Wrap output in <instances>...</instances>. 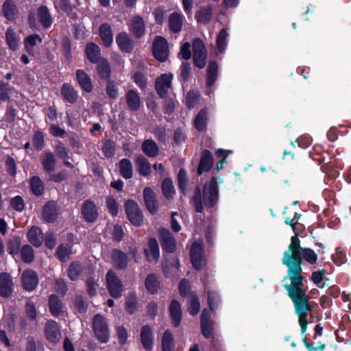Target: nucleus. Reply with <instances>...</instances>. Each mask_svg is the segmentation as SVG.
<instances>
[{"instance_id": "79ce46f5", "label": "nucleus", "mask_w": 351, "mask_h": 351, "mask_svg": "<svg viewBox=\"0 0 351 351\" xmlns=\"http://www.w3.org/2000/svg\"><path fill=\"white\" fill-rule=\"evenodd\" d=\"M142 150L146 156L151 158L156 157L159 152L157 144L152 139H147L143 141Z\"/></svg>"}, {"instance_id": "bb28decb", "label": "nucleus", "mask_w": 351, "mask_h": 351, "mask_svg": "<svg viewBox=\"0 0 351 351\" xmlns=\"http://www.w3.org/2000/svg\"><path fill=\"white\" fill-rule=\"evenodd\" d=\"M143 198L148 211L152 215L156 214L158 210V204L156 200L155 193L150 187H145L144 189Z\"/></svg>"}, {"instance_id": "b1692460", "label": "nucleus", "mask_w": 351, "mask_h": 351, "mask_svg": "<svg viewBox=\"0 0 351 351\" xmlns=\"http://www.w3.org/2000/svg\"><path fill=\"white\" fill-rule=\"evenodd\" d=\"M129 30L136 38H142L145 33V25L143 19L136 15L131 20Z\"/></svg>"}, {"instance_id": "cd10ccee", "label": "nucleus", "mask_w": 351, "mask_h": 351, "mask_svg": "<svg viewBox=\"0 0 351 351\" xmlns=\"http://www.w3.org/2000/svg\"><path fill=\"white\" fill-rule=\"evenodd\" d=\"M98 34L105 47L109 48L112 46L113 34L112 27L108 23H104L100 25Z\"/></svg>"}, {"instance_id": "0e129e2a", "label": "nucleus", "mask_w": 351, "mask_h": 351, "mask_svg": "<svg viewBox=\"0 0 351 351\" xmlns=\"http://www.w3.org/2000/svg\"><path fill=\"white\" fill-rule=\"evenodd\" d=\"M106 204L108 210V213L112 217H117L119 213V206L114 197L112 196H108L106 198Z\"/></svg>"}, {"instance_id": "2f4dec72", "label": "nucleus", "mask_w": 351, "mask_h": 351, "mask_svg": "<svg viewBox=\"0 0 351 351\" xmlns=\"http://www.w3.org/2000/svg\"><path fill=\"white\" fill-rule=\"evenodd\" d=\"M218 64L215 60H210L206 69V85L211 87L217 81L218 77Z\"/></svg>"}, {"instance_id": "f03ea898", "label": "nucleus", "mask_w": 351, "mask_h": 351, "mask_svg": "<svg viewBox=\"0 0 351 351\" xmlns=\"http://www.w3.org/2000/svg\"><path fill=\"white\" fill-rule=\"evenodd\" d=\"M192 199L196 213H203L204 205L208 209L213 208L219 199L217 178L212 176L208 184L204 185L202 193L200 186H196Z\"/></svg>"}, {"instance_id": "58836bf2", "label": "nucleus", "mask_w": 351, "mask_h": 351, "mask_svg": "<svg viewBox=\"0 0 351 351\" xmlns=\"http://www.w3.org/2000/svg\"><path fill=\"white\" fill-rule=\"evenodd\" d=\"M125 310L130 314L133 315L138 310V298L135 293H129L125 302Z\"/></svg>"}, {"instance_id": "c85d7f7f", "label": "nucleus", "mask_w": 351, "mask_h": 351, "mask_svg": "<svg viewBox=\"0 0 351 351\" xmlns=\"http://www.w3.org/2000/svg\"><path fill=\"white\" fill-rule=\"evenodd\" d=\"M125 101L130 111L136 112L141 107V98L136 90L130 89L125 93Z\"/></svg>"}, {"instance_id": "c9c22d12", "label": "nucleus", "mask_w": 351, "mask_h": 351, "mask_svg": "<svg viewBox=\"0 0 351 351\" xmlns=\"http://www.w3.org/2000/svg\"><path fill=\"white\" fill-rule=\"evenodd\" d=\"M27 238L34 246H40L44 239L42 230L37 226H32L27 232Z\"/></svg>"}, {"instance_id": "de8ad7c7", "label": "nucleus", "mask_w": 351, "mask_h": 351, "mask_svg": "<svg viewBox=\"0 0 351 351\" xmlns=\"http://www.w3.org/2000/svg\"><path fill=\"white\" fill-rule=\"evenodd\" d=\"M162 351H172L174 347V340L173 335L169 330L164 332L162 337Z\"/></svg>"}, {"instance_id": "aec40b11", "label": "nucleus", "mask_w": 351, "mask_h": 351, "mask_svg": "<svg viewBox=\"0 0 351 351\" xmlns=\"http://www.w3.org/2000/svg\"><path fill=\"white\" fill-rule=\"evenodd\" d=\"M116 43L123 53H131L134 50V41L125 32H121L117 35Z\"/></svg>"}, {"instance_id": "e2e57ef3", "label": "nucleus", "mask_w": 351, "mask_h": 351, "mask_svg": "<svg viewBox=\"0 0 351 351\" xmlns=\"http://www.w3.org/2000/svg\"><path fill=\"white\" fill-rule=\"evenodd\" d=\"M147 244L152 258L154 260L158 261L160 257V250L156 239L154 237L149 238Z\"/></svg>"}, {"instance_id": "72a5a7b5", "label": "nucleus", "mask_w": 351, "mask_h": 351, "mask_svg": "<svg viewBox=\"0 0 351 351\" xmlns=\"http://www.w3.org/2000/svg\"><path fill=\"white\" fill-rule=\"evenodd\" d=\"M97 64L96 70L99 77L102 80H108L111 77V67L106 58H102Z\"/></svg>"}, {"instance_id": "f8f14e48", "label": "nucleus", "mask_w": 351, "mask_h": 351, "mask_svg": "<svg viewBox=\"0 0 351 351\" xmlns=\"http://www.w3.org/2000/svg\"><path fill=\"white\" fill-rule=\"evenodd\" d=\"M173 75L171 73H163L156 80L155 89L160 98H165L168 90L171 88Z\"/></svg>"}, {"instance_id": "ddd939ff", "label": "nucleus", "mask_w": 351, "mask_h": 351, "mask_svg": "<svg viewBox=\"0 0 351 351\" xmlns=\"http://www.w3.org/2000/svg\"><path fill=\"white\" fill-rule=\"evenodd\" d=\"M214 165V158L212 153L206 149H203L200 154L199 165L197 168V173L202 176L204 173L210 171Z\"/></svg>"}, {"instance_id": "f3484780", "label": "nucleus", "mask_w": 351, "mask_h": 351, "mask_svg": "<svg viewBox=\"0 0 351 351\" xmlns=\"http://www.w3.org/2000/svg\"><path fill=\"white\" fill-rule=\"evenodd\" d=\"M60 97L65 104H75L78 99V91L69 83H64L60 88Z\"/></svg>"}, {"instance_id": "338daca9", "label": "nucleus", "mask_w": 351, "mask_h": 351, "mask_svg": "<svg viewBox=\"0 0 351 351\" xmlns=\"http://www.w3.org/2000/svg\"><path fill=\"white\" fill-rule=\"evenodd\" d=\"M331 258L334 263L337 266L344 264L347 261L346 252L339 250L338 248L336 249L335 254H332Z\"/></svg>"}, {"instance_id": "6ab92c4d", "label": "nucleus", "mask_w": 351, "mask_h": 351, "mask_svg": "<svg viewBox=\"0 0 351 351\" xmlns=\"http://www.w3.org/2000/svg\"><path fill=\"white\" fill-rule=\"evenodd\" d=\"M76 80L83 92L90 93L93 91L94 86L90 75L83 69H77L75 72Z\"/></svg>"}, {"instance_id": "3c124183", "label": "nucleus", "mask_w": 351, "mask_h": 351, "mask_svg": "<svg viewBox=\"0 0 351 351\" xmlns=\"http://www.w3.org/2000/svg\"><path fill=\"white\" fill-rule=\"evenodd\" d=\"M38 21L44 25V6L41 5L38 9L37 12H31L29 15V23L31 27H35L36 21Z\"/></svg>"}, {"instance_id": "c756f323", "label": "nucleus", "mask_w": 351, "mask_h": 351, "mask_svg": "<svg viewBox=\"0 0 351 351\" xmlns=\"http://www.w3.org/2000/svg\"><path fill=\"white\" fill-rule=\"evenodd\" d=\"M161 282L159 280V278L155 273L149 274L145 280V287L151 295H155L158 293L160 289Z\"/></svg>"}, {"instance_id": "4be33fe9", "label": "nucleus", "mask_w": 351, "mask_h": 351, "mask_svg": "<svg viewBox=\"0 0 351 351\" xmlns=\"http://www.w3.org/2000/svg\"><path fill=\"white\" fill-rule=\"evenodd\" d=\"M185 18L181 13L173 12L168 18V26L170 32L173 34H180L182 29Z\"/></svg>"}, {"instance_id": "2eb2a0df", "label": "nucleus", "mask_w": 351, "mask_h": 351, "mask_svg": "<svg viewBox=\"0 0 351 351\" xmlns=\"http://www.w3.org/2000/svg\"><path fill=\"white\" fill-rule=\"evenodd\" d=\"M140 339L143 348L146 351H152L153 350L154 334L153 328L150 325L145 324L141 327Z\"/></svg>"}, {"instance_id": "774afa93", "label": "nucleus", "mask_w": 351, "mask_h": 351, "mask_svg": "<svg viewBox=\"0 0 351 351\" xmlns=\"http://www.w3.org/2000/svg\"><path fill=\"white\" fill-rule=\"evenodd\" d=\"M320 169L323 173L328 174L332 178L337 176L338 172L335 170V166L332 162L324 163Z\"/></svg>"}, {"instance_id": "6e6d98bb", "label": "nucleus", "mask_w": 351, "mask_h": 351, "mask_svg": "<svg viewBox=\"0 0 351 351\" xmlns=\"http://www.w3.org/2000/svg\"><path fill=\"white\" fill-rule=\"evenodd\" d=\"M72 245L60 244L56 252V257L61 261L65 262L71 254Z\"/></svg>"}, {"instance_id": "a211bd4d", "label": "nucleus", "mask_w": 351, "mask_h": 351, "mask_svg": "<svg viewBox=\"0 0 351 351\" xmlns=\"http://www.w3.org/2000/svg\"><path fill=\"white\" fill-rule=\"evenodd\" d=\"M61 332L58 324L50 319L45 323V338L51 343H56L61 338Z\"/></svg>"}, {"instance_id": "dca6fc26", "label": "nucleus", "mask_w": 351, "mask_h": 351, "mask_svg": "<svg viewBox=\"0 0 351 351\" xmlns=\"http://www.w3.org/2000/svg\"><path fill=\"white\" fill-rule=\"evenodd\" d=\"M2 15L8 21H14L20 16V9L14 0H5L2 5Z\"/></svg>"}, {"instance_id": "5701e85b", "label": "nucleus", "mask_w": 351, "mask_h": 351, "mask_svg": "<svg viewBox=\"0 0 351 351\" xmlns=\"http://www.w3.org/2000/svg\"><path fill=\"white\" fill-rule=\"evenodd\" d=\"M84 53L86 59L92 64L97 63L104 58L101 57L99 46L93 42L88 43L86 45Z\"/></svg>"}, {"instance_id": "e433bc0d", "label": "nucleus", "mask_w": 351, "mask_h": 351, "mask_svg": "<svg viewBox=\"0 0 351 351\" xmlns=\"http://www.w3.org/2000/svg\"><path fill=\"white\" fill-rule=\"evenodd\" d=\"M189 297L188 312L190 315L195 316L199 312L201 307L200 301L197 293L194 291H191L189 293Z\"/></svg>"}, {"instance_id": "4468645a", "label": "nucleus", "mask_w": 351, "mask_h": 351, "mask_svg": "<svg viewBox=\"0 0 351 351\" xmlns=\"http://www.w3.org/2000/svg\"><path fill=\"white\" fill-rule=\"evenodd\" d=\"M204 253V248L200 243L194 242L192 244L190 251L191 262L193 267L197 271H200L202 269L204 262L203 258Z\"/></svg>"}, {"instance_id": "ea45409f", "label": "nucleus", "mask_w": 351, "mask_h": 351, "mask_svg": "<svg viewBox=\"0 0 351 351\" xmlns=\"http://www.w3.org/2000/svg\"><path fill=\"white\" fill-rule=\"evenodd\" d=\"M208 121V112L206 109H202L195 116L194 119V127L199 131L202 132L206 129Z\"/></svg>"}, {"instance_id": "1a4fd4ad", "label": "nucleus", "mask_w": 351, "mask_h": 351, "mask_svg": "<svg viewBox=\"0 0 351 351\" xmlns=\"http://www.w3.org/2000/svg\"><path fill=\"white\" fill-rule=\"evenodd\" d=\"M158 238L164 252L172 254L176 250V239L172 233L165 228L158 230Z\"/></svg>"}, {"instance_id": "f704fd0d", "label": "nucleus", "mask_w": 351, "mask_h": 351, "mask_svg": "<svg viewBox=\"0 0 351 351\" xmlns=\"http://www.w3.org/2000/svg\"><path fill=\"white\" fill-rule=\"evenodd\" d=\"M60 208L54 201L45 203V222L54 223L59 216Z\"/></svg>"}, {"instance_id": "4d7b16f0", "label": "nucleus", "mask_w": 351, "mask_h": 351, "mask_svg": "<svg viewBox=\"0 0 351 351\" xmlns=\"http://www.w3.org/2000/svg\"><path fill=\"white\" fill-rule=\"evenodd\" d=\"M30 189L32 193L36 196L43 194V183L41 179L38 176H33L30 180Z\"/></svg>"}, {"instance_id": "603ef678", "label": "nucleus", "mask_w": 351, "mask_h": 351, "mask_svg": "<svg viewBox=\"0 0 351 351\" xmlns=\"http://www.w3.org/2000/svg\"><path fill=\"white\" fill-rule=\"evenodd\" d=\"M301 256V265H302L303 259L311 265L315 264L317 261V254L313 250L308 247H304L300 252Z\"/></svg>"}, {"instance_id": "412c9836", "label": "nucleus", "mask_w": 351, "mask_h": 351, "mask_svg": "<svg viewBox=\"0 0 351 351\" xmlns=\"http://www.w3.org/2000/svg\"><path fill=\"white\" fill-rule=\"evenodd\" d=\"M169 317L173 327L178 328L182 320V312L180 303L177 300H172L169 306Z\"/></svg>"}, {"instance_id": "473e14b6", "label": "nucleus", "mask_w": 351, "mask_h": 351, "mask_svg": "<svg viewBox=\"0 0 351 351\" xmlns=\"http://www.w3.org/2000/svg\"><path fill=\"white\" fill-rule=\"evenodd\" d=\"M112 261L114 266L118 269H125L128 267V256L125 253L118 249L112 251Z\"/></svg>"}, {"instance_id": "69168bd1", "label": "nucleus", "mask_w": 351, "mask_h": 351, "mask_svg": "<svg viewBox=\"0 0 351 351\" xmlns=\"http://www.w3.org/2000/svg\"><path fill=\"white\" fill-rule=\"evenodd\" d=\"M56 160L52 152H45V171L51 172L56 169Z\"/></svg>"}, {"instance_id": "20e7f679", "label": "nucleus", "mask_w": 351, "mask_h": 351, "mask_svg": "<svg viewBox=\"0 0 351 351\" xmlns=\"http://www.w3.org/2000/svg\"><path fill=\"white\" fill-rule=\"evenodd\" d=\"M92 328L96 339L101 343H107L110 339L108 325L105 317L96 314L93 317Z\"/></svg>"}, {"instance_id": "f257e3e1", "label": "nucleus", "mask_w": 351, "mask_h": 351, "mask_svg": "<svg viewBox=\"0 0 351 351\" xmlns=\"http://www.w3.org/2000/svg\"><path fill=\"white\" fill-rule=\"evenodd\" d=\"M287 279L291 280V284L285 285L284 287L293 303L295 314L298 317L307 318L308 311L312 308L309 304V297L306 294V290L302 289L304 276H299Z\"/></svg>"}, {"instance_id": "9b49d317", "label": "nucleus", "mask_w": 351, "mask_h": 351, "mask_svg": "<svg viewBox=\"0 0 351 351\" xmlns=\"http://www.w3.org/2000/svg\"><path fill=\"white\" fill-rule=\"evenodd\" d=\"M210 313L208 309H203L200 315V328L202 335L205 339L213 337L215 323L210 320Z\"/></svg>"}, {"instance_id": "6e6552de", "label": "nucleus", "mask_w": 351, "mask_h": 351, "mask_svg": "<svg viewBox=\"0 0 351 351\" xmlns=\"http://www.w3.org/2000/svg\"><path fill=\"white\" fill-rule=\"evenodd\" d=\"M106 281L110 295L114 298H120L123 291V284L115 272L109 270L106 276Z\"/></svg>"}, {"instance_id": "864d4df0", "label": "nucleus", "mask_w": 351, "mask_h": 351, "mask_svg": "<svg viewBox=\"0 0 351 351\" xmlns=\"http://www.w3.org/2000/svg\"><path fill=\"white\" fill-rule=\"evenodd\" d=\"M191 66L189 62H182L180 67L179 80L182 84L186 83L191 77Z\"/></svg>"}, {"instance_id": "37998d69", "label": "nucleus", "mask_w": 351, "mask_h": 351, "mask_svg": "<svg viewBox=\"0 0 351 351\" xmlns=\"http://www.w3.org/2000/svg\"><path fill=\"white\" fill-rule=\"evenodd\" d=\"M229 34L228 32V29L226 28L221 29L217 36L216 39V45L218 49V51L220 53H223L225 52L227 44H228V37Z\"/></svg>"}, {"instance_id": "4c0bfd02", "label": "nucleus", "mask_w": 351, "mask_h": 351, "mask_svg": "<svg viewBox=\"0 0 351 351\" xmlns=\"http://www.w3.org/2000/svg\"><path fill=\"white\" fill-rule=\"evenodd\" d=\"M120 175L128 180L133 176V168L131 161L128 158H123L119 162Z\"/></svg>"}, {"instance_id": "7c9ffc66", "label": "nucleus", "mask_w": 351, "mask_h": 351, "mask_svg": "<svg viewBox=\"0 0 351 351\" xmlns=\"http://www.w3.org/2000/svg\"><path fill=\"white\" fill-rule=\"evenodd\" d=\"M48 305L52 316L58 317L62 313L63 303L58 295L51 294L49 297Z\"/></svg>"}, {"instance_id": "9d476101", "label": "nucleus", "mask_w": 351, "mask_h": 351, "mask_svg": "<svg viewBox=\"0 0 351 351\" xmlns=\"http://www.w3.org/2000/svg\"><path fill=\"white\" fill-rule=\"evenodd\" d=\"M81 215L84 220L90 223H95L99 217L97 207L91 199H86L81 206Z\"/></svg>"}, {"instance_id": "7ed1b4c3", "label": "nucleus", "mask_w": 351, "mask_h": 351, "mask_svg": "<svg viewBox=\"0 0 351 351\" xmlns=\"http://www.w3.org/2000/svg\"><path fill=\"white\" fill-rule=\"evenodd\" d=\"M304 247L300 246V241L295 234L291 237V243L288 250L285 251L282 263L287 267V276L284 280L287 278L302 276V268L301 267L300 252Z\"/></svg>"}, {"instance_id": "680f3d73", "label": "nucleus", "mask_w": 351, "mask_h": 351, "mask_svg": "<svg viewBox=\"0 0 351 351\" xmlns=\"http://www.w3.org/2000/svg\"><path fill=\"white\" fill-rule=\"evenodd\" d=\"M5 39L11 49L16 50L18 48V39L13 29L10 27L7 29Z\"/></svg>"}, {"instance_id": "13d9d810", "label": "nucleus", "mask_w": 351, "mask_h": 351, "mask_svg": "<svg viewBox=\"0 0 351 351\" xmlns=\"http://www.w3.org/2000/svg\"><path fill=\"white\" fill-rule=\"evenodd\" d=\"M106 92L108 97L112 100L117 99L119 96V88L116 82L108 80L106 81Z\"/></svg>"}, {"instance_id": "a18cd8bd", "label": "nucleus", "mask_w": 351, "mask_h": 351, "mask_svg": "<svg viewBox=\"0 0 351 351\" xmlns=\"http://www.w3.org/2000/svg\"><path fill=\"white\" fill-rule=\"evenodd\" d=\"M82 272V265L79 261H73L70 263L67 275L72 281L77 280Z\"/></svg>"}, {"instance_id": "0eeeda50", "label": "nucleus", "mask_w": 351, "mask_h": 351, "mask_svg": "<svg viewBox=\"0 0 351 351\" xmlns=\"http://www.w3.org/2000/svg\"><path fill=\"white\" fill-rule=\"evenodd\" d=\"M124 208L130 222L136 227H140L143 223V215L138 204L133 199H127Z\"/></svg>"}, {"instance_id": "052dcab7", "label": "nucleus", "mask_w": 351, "mask_h": 351, "mask_svg": "<svg viewBox=\"0 0 351 351\" xmlns=\"http://www.w3.org/2000/svg\"><path fill=\"white\" fill-rule=\"evenodd\" d=\"M178 185L180 193L185 195L187 185V173L183 168H181L178 173Z\"/></svg>"}, {"instance_id": "a19ab883", "label": "nucleus", "mask_w": 351, "mask_h": 351, "mask_svg": "<svg viewBox=\"0 0 351 351\" xmlns=\"http://www.w3.org/2000/svg\"><path fill=\"white\" fill-rule=\"evenodd\" d=\"M136 164L140 175L145 177L151 173V165L143 156L139 155L136 157Z\"/></svg>"}, {"instance_id": "393cba45", "label": "nucleus", "mask_w": 351, "mask_h": 351, "mask_svg": "<svg viewBox=\"0 0 351 351\" xmlns=\"http://www.w3.org/2000/svg\"><path fill=\"white\" fill-rule=\"evenodd\" d=\"M13 282L11 276L5 272L0 274V295L8 298L13 291Z\"/></svg>"}, {"instance_id": "5fc2aeb1", "label": "nucleus", "mask_w": 351, "mask_h": 351, "mask_svg": "<svg viewBox=\"0 0 351 351\" xmlns=\"http://www.w3.org/2000/svg\"><path fill=\"white\" fill-rule=\"evenodd\" d=\"M207 301L209 307V312L214 311L220 302L219 293L215 291L208 290Z\"/></svg>"}, {"instance_id": "39448f33", "label": "nucleus", "mask_w": 351, "mask_h": 351, "mask_svg": "<svg viewBox=\"0 0 351 351\" xmlns=\"http://www.w3.org/2000/svg\"><path fill=\"white\" fill-rule=\"evenodd\" d=\"M152 52L153 57L160 62H165L169 56V43L161 36H156L152 43Z\"/></svg>"}, {"instance_id": "c03bdc74", "label": "nucleus", "mask_w": 351, "mask_h": 351, "mask_svg": "<svg viewBox=\"0 0 351 351\" xmlns=\"http://www.w3.org/2000/svg\"><path fill=\"white\" fill-rule=\"evenodd\" d=\"M212 9L210 6L201 7L198 13L195 15L197 23L207 25L212 18Z\"/></svg>"}, {"instance_id": "bf43d9fd", "label": "nucleus", "mask_w": 351, "mask_h": 351, "mask_svg": "<svg viewBox=\"0 0 351 351\" xmlns=\"http://www.w3.org/2000/svg\"><path fill=\"white\" fill-rule=\"evenodd\" d=\"M21 257L22 261L25 263H30L34 261V253L32 247L29 245H25L21 248Z\"/></svg>"}, {"instance_id": "8fccbe9b", "label": "nucleus", "mask_w": 351, "mask_h": 351, "mask_svg": "<svg viewBox=\"0 0 351 351\" xmlns=\"http://www.w3.org/2000/svg\"><path fill=\"white\" fill-rule=\"evenodd\" d=\"M73 305L75 309L80 314L86 313L88 304L86 298L81 295H76L73 299Z\"/></svg>"}, {"instance_id": "49530a36", "label": "nucleus", "mask_w": 351, "mask_h": 351, "mask_svg": "<svg viewBox=\"0 0 351 351\" xmlns=\"http://www.w3.org/2000/svg\"><path fill=\"white\" fill-rule=\"evenodd\" d=\"M162 194L167 199H171L175 195V189L173 181L169 178H165L161 184Z\"/></svg>"}, {"instance_id": "423d86ee", "label": "nucleus", "mask_w": 351, "mask_h": 351, "mask_svg": "<svg viewBox=\"0 0 351 351\" xmlns=\"http://www.w3.org/2000/svg\"><path fill=\"white\" fill-rule=\"evenodd\" d=\"M193 64L203 69L206 64L207 51L203 40L199 38H195L192 43Z\"/></svg>"}, {"instance_id": "09e8293b", "label": "nucleus", "mask_w": 351, "mask_h": 351, "mask_svg": "<svg viewBox=\"0 0 351 351\" xmlns=\"http://www.w3.org/2000/svg\"><path fill=\"white\" fill-rule=\"evenodd\" d=\"M101 151L107 158H112L115 155V142L111 139L105 140L101 146Z\"/></svg>"}, {"instance_id": "a878e982", "label": "nucleus", "mask_w": 351, "mask_h": 351, "mask_svg": "<svg viewBox=\"0 0 351 351\" xmlns=\"http://www.w3.org/2000/svg\"><path fill=\"white\" fill-rule=\"evenodd\" d=\"M21 281L23 288L26 291H33L36 289L38 279L36 272L31 269L25 271L21 276Z\"/></svg>"}]
</instances>
